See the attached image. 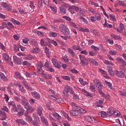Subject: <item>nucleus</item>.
<instances>
[{
  "label": "nucleus",
  "mask_w": 126,
  "mask_h": 126,
  "mask_svg": "<svg viewBox=\"0 0 126 126\" xmlns=\"http://www.w3.org/2000/svg\"><path fill=\"white\" fill-rule=\"evenodd\" d=\"M71 104L72 107V109L69 111L71 116L80 117V116H82V115L86 113V110L81 108L74 102H71Z\"/></svg>",
  "instance_id": "f257e3e1"
},
{
  "label": "nucleus",
  "mask_w": 126,
  "mask_h": 126,
  "mask_svg": "<svg viewBox=\"0 0 126 126\" xmlns=\"http://www.w3.org/2000/svg\"><path fill=\"white\" fill-rule=\"evenodd\" d=\"M12 110L14 113H18L17 115L18 117H21V116H23L24 114V109L22 108V106L20 105H15L13 107H12Z\"/></svg>",
  "instance_id": "f03ea898"
},
{
  "label": "nucleus",
  "mask_w": 126,
  "mask_h": 126,
  "mask_svg": "<svg viewBox=\"0 0 126 126\" xmlns=\"http://www.w3.org/2000/svg\"><path fill=\"white\" fill-rule=\"evenodd\" d=\"M69 91H70V87L68 85L64 86V90L63 91V97L64 99L69 98Z\"/></svg>",
  "instance_id": "7ed1b4c3"
},
{
  "label": "nucleus",
  "mask_w": 126,
  "mask_h": 126,
  "mask_svg": "<svg viewBox=\"0 0 126 126\" xmlns=\"http://www.w3.org/2000/svg\"><path fill=\"white\" fill-rule=\"evenodd\" d=\"M59 29L60 31H61L64 35L69 36V34H70L69 30L65 25L61 24L59 27Z\"/></svg>",
  "instance_id": "20e7f679"
},
{
  "label": "nucleus",
  "mask_w": 126,
  "mask_h": 126,
  "mask_svg": "<svg viewBox=\"0 0 126 126\" xmlns=\"http://www.w3.org/2000/svg\"><path fill=\"white\" fill-rule=\"evenodd\" d=\"M80 62V64L82 66H85L86 65H88V60L86 59L84 55H79Z\"/></svg>",
  "instance_id": "39448f33"
},
{
  "label": "nucleus",
  "mask_w": 126,
  "mask_h": 126,
  "mask_svg": "<svg viewBox=\"0 0 126 126\" xmlns=\"http://www.w3.org/2000/svg\"><path fill=\"white\" fill-rule=\"evenodd\" d=\"M86 121L89 122V123H99V121L96 120L94 118L91 117L90 116H86L85 117Z\"/></svg>",
  "instance_id": "423d86ee"
},
{
  "label": "nucleus",
  "mask_w": 126,
  "mask_h": 126,
  "mask_svg": "<svg viewBox=\"0 0 126 126\" xmlns=\"http://www.w3.org/2000/svg\"><path fill=\"white\" fill-rule=\"evenodd\" d=\"M34 121L32 122V124L34 126H40V119L37 118L35 116H33Z\"/></svg>",
  "instance_id": "0eeeda50"
},
{
  "label": "nucleus",
  "mask_w": 126,
  "mask_h": 126,
  "mask_svg": "<svg viewBox=\"0 0 126 126\" xmlns=\"http://www.w3.org/2000/svg\"><path fill=\"white\" fill-rule=\"evenodd\" d=\"M24 116L28 123H32L33 122V119H32V117H31L30 115H28V111L26 112L24 114Z\"/></svg>",
  "instance_id": "6e6552de"
},
{
  "label": "nucleus",
  "mask_w": 126,
  "mask_h": 126,
  "mask_svg": "<svg viewBox=\"0 0 126 126\" xmlns=\"http://www.w3.org/2000/svg\"><path fill=\"white\" fill-rule=\"evenodd\" d=\"M1 6L2 7L5 8V10H7V11H9L12 8V7L10 5L7 4L6 3L3 2L1 4Z\"/></svg>",
  "instance_id": "1a4fd4ad"
},
{
  "label": "nucleus",
  "mask_w": 126,
  "mask_h": 126,
  "mask_svg": "<svg viewBox=\"0 0 126 126\" xmlns=\"http://www.w3.org/2000/svg\"><path fill=\"white\" fill-rule=\"evenodd\" d=\"M116 75L118 77H120L121 78H123L125 77V73L123 72V71H118L116 70L115 71Z\"/></svg>",
  "instance_id": "9d476101"
},
{
  "label": "nucleus",
  "mask_w": 126,
  "mask_h": 126,
  "mask_svg": "<svg viewBox=\"0 0 126 126\" xmlns=\"http://www.w3.org/2000/svg\"><path fill=\"white\" fill-rule=\"evenodd\" d=\"M107 69L108 70V73H109L110 75L111 76H114L115 73H116L114 71H113V68L112 66L110 65H108L107 66Z\"/></svg>",
  "instance_id": "9b49d317"
},
{
  "label": "nucleus",
  "mask_w": 126,
  "mask_h": 126,
  "mask_svg": "<svg viewBox=\"0 0 126 126\" xmlns=\"http://www.w3.org/2000/svg\"><path fill=\"white\" fill-rule=\"evenodd\" d=\"M32 96L35 99H39L40 98V95L39 93L37 92H32L31 93Z\"/></svg>",
  "instance_id": "f8f14e48"
},
{
  "label": "nucleus",
  "mask_w": 126,
  "mask_h": 126,
  "mask_svg": "<svg viewBox=\"0 0 126 126\" xmlns=\"http://www.w3.org/2000/svg\"><path fill=\"white\" fill-rule=\"evenodd\" d=\"M52 63L55 65V67H57V68H61V66L60 65V64L58 63V60L55 58H53L52 59Z\"/></svg>",
  "instance_id": "ddd939ff"
},
{
  "label": "nucleus",
  "mask_w": 126,
  "mask_h": 126,
  "mask_svg": "<svg viewBox=\"0 0 126 126\" xmlns=\"http://www.w3.org/2000/svg\"><path fill=\"white\" fill-rule=\"evenodd\" d=\"M116 61H117L118 63H121L122 66H126V62L122 58L118 57L116 59Z\"/></svg>",
  "instance_id": "4468645a"
},
{
  "label": "nucleus",
  "mask_w": 126,
  "mask_h": 126,
  "mask_svg": "<svg viewBox=\"0 0 126 126\" xmlns=\"http://www.w3.org/2000/svg\"><path fill=\"white\" fill-rule=\"evenodd\" d=\"M16 123L19 125H24V126H26L27 125V123L22 119H17L16 120Z\"/></svg>",
  "instance_id": "2eb2a0df"
},
{
  "label": "nucleus",
  "mask_w": 126,
  "mask_h": 126,
  "mask_svg": "<svg viewBox=\"0 0 126 126\" xmlns=\"http://www.w3.org/2000/svg\"><path fill=\"white\" fill-rule=\"evenodd\" d=\"M104 102V99L101 98L96 102V107H100L101 108H103V105L102 104Z\"/></svg>",
  "instance_id": "dca6fc26"
},
{
  "label": "nucleus",
  "mask_w": 126,
  "mask_h": 126,
  "mask_svg": "<svg viewBox=\"0 0 126 126\" xmlns=\"http://www.w3.org/2000/svg\"><path fill=\"white\" fill-rule=\"evenodd\" d=\"M114 111L115 109H114V108L110 107L107 110V115L108 116H112V115H114Z\"/></svg>",
  "instance_id": "f3484780"
},
{
  "label": "nucleus",
  "mask_w": 126,
  "mask_h": 126,
  "mask_svg": "<svg viewBox=\"0 0 126 126\" xmlns=\"http://www.w3.org/2000/svg\"><path fill=\"white\" fill-rule=\"evenodd\" d=\"M13 60L15 63H17L18 64H21V61L20 59H19L18 57L16 56H13Z\"/></svg>",
  "instance_id": "a211bd4d"
},
{
  "label": "nucleus",
  "mask_w": 126,
  "mask_h": 126,
  "mask_svg": "<svg viewBox=\"0 0 126 126\" xmlns=\"http://www.w3.org/2000/svg\"><path fill=\"white\" fill-rule=\"evenodd\" d=\"M59 8L62 14H65L66 13V9L64 8V6H61Z\"/></svg>",
  "instance_id": "6ab92c4d"
},
{
  "label": "nucleus",
  "mask_w": 126,
  "mask_h": 126,
  "mask_svg": "<svg viewBox=\"0 0 126 126\" xmlns=\"http://www.w3.org/2000/svg\"><path fill=\"white\" fill-rule=\"evenodd\" d=\"M110 37H111L112 39H114L115 40H122V37L119 35H116L115 34H111Z\"/></svg>",
  "instance_id": "aec40b11"
},
{
  "label": "nucleus",
  "mask_w": 126,
  "mask_h": 126,
  "mask_svg": "<svg viewBox=\"0 0 126 126\" xmlns=\"http://www.w3.org/2000/svg\"><path fill=\"white\" fill-rule=\"evenodd\" d=\"M67 51L69 53V54H70V56L73 58L75 56V53H74V51H73V50L70 48H68Z\"/></svg>",
  "instance_id": "412c9836"
},
{
  "label": "nucleus",
  "mask_w": 126,
  "mask_h": 126,
  "mask_svg": "<svg viewBox=\"0 0 126 126\" xmlns=\"http://www.w3.org/2000/svg\"><path fill=\"white\" fill-rule=\"evenodd\" d=\"M37 114L41 116V115L43 114V108H42L41 106L38 107L37 109Z\"/></svg>",
  "instance_id": "4be33fe9"
},
{
  "label": "nucleus",
  "mask_w": 126,
  "mask_h": 126,
  "mask_svg": "<svg viewBox=\"0 0 126 126\" xmlns=\"http://www.w3.org/2000/svg\"><path fill=\"white\" fill-rule=\"evenodd\" d=\"M98 116L99 117H101V118H106V117H107V116L108 115V113H106L104 111H101L100 113H99L98 114Z\"/></svg>",
  "instance_id": "5701e85b"
},
{
  "label": "nucleus",
  "mask_w": 126,
  "mask_h": 126,
  "mask_svg": "<svg viewBox=\"0 0 126 126\" xmlns=\"http://www.w3.org/2000/svg\"><path fill=\"white\" fill-rule=\"evenodd\" d=\"M89 61L90 63H92L94 65L97 66L98 64V62H97V61H96L95 60H94L93 59H89Z\"/></svg>",
  "instance_id": "b1692460"
},
{
  "label": "nucleus",
  "mask_w": 126,
  "mask_h": 126,
  "mask_svg": "<svg viewBox=\"0 0 126 126\" xmlns=\"http://www.w3.org/2000/svg\"><path fill=\"white\" fill-rule=\"evenodd\" d=\"M41 121L42 122V123L45 125L46 126H48V121L45 117H41Z\"/></svg>",
  "instance_id": "393cba45"
},
{
  "label": "nucleus",
  "mask_w": 126,
  "mask_h": 126,
  "mask_svg": "<svg viewBox=\"0 0 126 126\" xmlns=\"http://www.w3.org/2000/svg\"><path fill=\"white\" fill-rule=\"evenodd\" d=\"M17 85H18V87L19 88L20 91H21V92H24V91H25L24 88L20 84V82L17 83Z\"/></svg>",
  "instance_id": "a878e982"
},
{
  "label": "nucleus",
  "mask_w": 126,
  "mask_h": 126,
  "mask_svg": "<svg viewBox=\"0 0 126 126\" xmlns=\"http://www.w3.org/2000/svg\"><path fill=\"white\" fill-rule=\"evenodd\" d=\"M62 114L64 116V118H65V119H67L68 121H71V119H70V118H69V116H68V114L64 112V111H62Z\"/></svg>",
  "instance_id": "bb28decb"
},
{
  "label": "nucleus",
  "mask_w": 126,
  "mask_h": 126,
  "mask_svg": "<svg viewBox=\"0 0 126 126\" xmlns=\"http://www.w3.org/2000/svg\"><path fill=\"white\" fill-rule=\"evenodd\" d=\"M39 52H40V48H39L38 47L34 48L32 50V53H33V54H38Z\"/></svg>",
  "instance_id": "cd10ccee"
},
{
  "label": "nucleus",
  "mask_w": 126,
  "mask_h": 126,
  "mask_svg": "<svg viewBox=\"0 0 126 126\" xmlns=\"http://www.w3.org/2000/svg\"><path fill=\"white\" fill-rule=\"evenodd\" d=\"M15 74L16 76H17V78H19V79H23V77L21 76V75H20V73H19V72H15Z\"/></svg>",
  "instance_id": "c85d7f7f"
},
{
  "label": "nucleus",
  "mask_w": 126,
  "mask_h": 126,
  "mask_svg": "<svg viewBox=\"0 0 126 126\" xmlns=\"http://www.w3.org/2000/svg\"><path fill=\"white\" fill-rule=\"evenodd\" d=\"M31 44L34 47H37L38 46V42H37L35 39H32L31 40Z\"/></svg>",
  "instance_id": "c756f323"
},
{
  "label": "nucleus",
  "mask_w": 126,
  "mask_h": 126,
  "mask_svg": "<svg viewBox=\"0 0 126 126\" xmlns=\"http://www.w3.org/2000/svg\"><path fill=\"white\" fill-rule=\"evenodd\" d=\"M0 76L2 80H3V81H7V78L3 73L0 74Z\"/></svg>",
  "instance_id": "7c9ffc66"
},
{
  "label": "nucleus",
  "mask_w": 126,
  "mask_h": 126,
  "mask_svg": "<svg viewBox=\"0 0 126 126\" xmlns=\"http://www.w3.org/2000/svg\"><path fill=\"white\" fill-rule=\"evenodd\" d=\"M0 116L3 117V119H2V121H3V120H5V119H6V115L5 114V112L1 110H0Z\"/></svg>",
  "instance_id": "2f4dec72"
},
{
  "label": "nucleus",
  "mask_w": 126,
  "mask_h": 126,
  "mask_svg": "<svg viewBox=\"0 0 126 126\" xmlns=\"http://www.w3.org/2000/svg\"><path fill=\"white\" fill-rule=\"evenodd\" d=\"M44 52L45 54H46L47 57L49 58V57H50V51H49V48H48L47 47H45Z\"/></svg>",
  "instance_id": "473e14b6"
},
{
  "label": "nucleus",
  "mask_w": 126,
  "mask_h": 126,
  "mask_svg": "<svg viewBox=\"0 0 126 126\" xmlns=\"http://www.w3.org/2000/svg\"><path fill=\"white\" fill-rule=\"evenodd\" d=\"M2 56L4 60H5V61H8V60H9V56H8L7 54L3 53Z\"/></svg>",
  "instance_id": "72a5a7b5"
},
{
  "label": "nucleus",
  "mask_w": 126,
  "mask_h": 126,
  "mask_svg": "<svg viewBox=\"0 0 126 126\" xmlns=\"http://www.w3.org/2000/svg\"><path fill=\"white\" fill-rule=\"evenodd\" d=\"M24 85L28 90H29L30 91H32L33 90L32 88L30 87L27 83H24Z\"/></svg>",
  "instance_id": "f704fd0d"
},
{
  "label": "nucleus",
  "mask_w": 126,
  "mask_h": 126,
  "mask_svg": "<svg viewBox=\"0 0 126 126\" xmlns=\"http://www.w3.org/2000/svg\"><path fill=\"white\" fill-rule=\"evenodd\" d=\"M82 92H83L84 93V95L87 96V97H90V96H91V94H90L85 90H82Z\"/></svg>",
  "instance_id": "c9c22d12"
},
{
  "label": "nucleus",
  "mask_w": 126,
  "mask_h": 126,
  "mask_svg": "<svg viewBox=\"0 0 126 126\" xmlns=\"http://www.w3.org/2000/svg\"><path fill=\"white\" fill-rule=\"evenodd\" d=\"M109 17H110V20H112V21H114V22H116L117 21V19H116V16L114 15H113L112 14L109 15Z\"/></svg>",
  "instance_id": "e433bc0d"
},
{
  "label": "nucleus",
  "mask_w": 126,
  "mask_h": 126,
  "mask_svg": "<svg viewBox=\"0 0 126 126\" xmlns=\"http://www.w3.org/2000/svg\"><path fill=\"white\" fill-rule=\"evenodd\" d=\"M34 111H35V109L31 106L29 108V109L27 110L26 112H27L28 114L29 113H32Z\"/></svg>",
  "instance_id": "4c0bfd02"
},
{
  "label": "nucleus",
  "mask_w": 126,
  "mask_h": 126,
  "mask_svg": "<svg viewBox=\"0 0 126 126\" xmlns=\"http://www.w3.org/2000/svg\"><path fill=\"white\" fill-rule=\"evenodd\" d=\"M109 53L110 55H111L112 56H115L117 55V54H118V52L115 50H110Z\"/></svg>",
  "instance_id": "58836bf2"
},
{
  "label": "nucleus",
  "mask_w": 126,
  "mask_h": 126,
  "mask_svg": "<svg viewBox=\"0 0 126 126\" xmlns=\"http://www.w3.org/2000/svg\"><path fill=\"white\" fill-rule=\"evenodd\" d=\"M11 21L13 22V23L16 24L17 25H20V23L19 21L15 20V19L13 18L11 19Z\"/></svg>",
  "instance_id": "ea45409f"
},
{
  "label": "nucleus",
  "mask_w": 126,
  "mask_h": 126,
  "mask_svg": "<svg viewBox=\"0 0 126 126\" xmlns=\"http://www.w3.org/2000/svg\"><path fill=\"white\" fill-rule=\"evenodd\" d=\"M57 35H58V34H57V33H56V32H50V36L51 37H57Z\"/></svg>",
  "instance_id": "a19ab883"
},
{
  "label": "nucleus",
  "mask_w": 126,
  "mask_h": 126,
  "mask_svg": "<svg viewBox=\"0 0 126 126\" xmlns=\"http://www.w3.org/2000/svg\"><path fill=\"white\" fill-rule=\"evenodd\" d=\"M95 19L97 20H101V15L99 13H96L95 14Z\"/></svg>",
  "instance_id": "79ce46f5"
},
{
  "label": "nucleus",
  "mask_w": 126,
  "mask_h": 126,
  "mask_svg": "<svg viewBox=\"0 0 126 126\" xmlns=\"http://www.w3.org/2000/svg\"><path fill=\"white\" fill-rule=\"evenodd\" d=\"M72 49L75 50V51H77V50H78V51H80V50H81V49L79 48L77 45H73L72 46Z\"/></svg>",
  "instance_id": "37998d69"
},
{
  "label": "nucleus",
  "mask_w": 126,
  "mask_h": 126,
  "mask_svg": "<svg viewBox=\"0 0 126 126\" xmlns=\"http://www.w3.org/2000/svg\"><path fill=\"white\" fill-rule=\"evenodd\" d=\"M91 49L94 50V51H99L100 49L94 45H92L91 46Z\"/></svg>",
  "instance_id": "c03bdc74"
},
{
  "label": "nucleus",
  "mask_w": 126,
  "mask_h": 126,
  "mask_svg": "<svg viewBox=\"0 0 126 126\" xmlns=\"http://www.w3.org/2000/svg\"><path fill=\"white\" fill-rule=\"evenodd\" d=\"M69 25L70 26H72V27H74V28H77V25L75 24L74 22H71L69 23Z\"/></svg>",
  "instance_id": "a18cd8bd"
},
{
  "label": "nucleus",
  "mask_w": 126,
  "mask_h": 126,
  "mask_svg": "<svg viewBox=\"0 0 126 126\" xmlns=\"http://www.w3.org/2000/svg\"><path fill=\"white\" fill-rule=\"evenodd\" d=\"M62 18H64V19H65V20H66L67 21H69V22L71 21V19L69 18V17L68 16H64L62 17Z\"/></svg>",
  "instance_id": "49530a36"
},
{
  "label": "nucleus",
  "mask_w": 126,
  "mask_h": 126,
  "mask_svg": "<svg viewBox=\"0 0 126 126\" xmlns=\"http://www.w3.org/2000/svg\"><path fill=\"white\" fill-rule=\"evenodd\" d=\"M40 44L42 46H47V41H45V40H43V39L41 40Z\"/></svg>",
  "instance_id": "de8ad7c7"
},
{
  "label": "nucleus",
  "mask_w": 126,
  "mask_h": 126,
  "mask_svg": "<svg viewBox=\"0 0 126 126\" xmlns=\"http://www.w3.org/2000/svg\"><path fill=\"white\" fill-rule=\"evenodd\" d=\"M90 89L92 91V92H94L95 91V87L93 85L91 84Z\"/></svg>",
  "instance_id": "09e8293b"
},
{
  "label": "nucleus",
  "mask_w": 126,
  "mask_h": 126,
  "mask_svg": "<svg viewBox=\"0 0 126 126\" xmlns=\"http://www.w3.org/2000/svg\"><path fill=\"white\" fill-rule=\"evenodd\" d=\"M91 2V4H92V5H94V6H95V7H98V6H99V4H98V3H95V2H93V1H90Z\"/></svg>",
  "instance_id": "8fccbe9b"
},
{
  "label": "nucleus",
  "mask_w": 126,
  "mask_h": 126,
  "mask_svg": "<svg viewBox=\"0 0 126 126\" xmlns=\"http://www.w3.org/2000/svg\"><path fill=\"white\" fill-rule=\"evenodd\" d=\"M63 79L64 80H68V81H70V77L68 76H64L63 77Z\"/></svg>",
  "instance_id": "3c124183"
},
{
  "label": "nucleus",
  "mask_w": 126,
  "mask_h": 126,
  "mask_svg": "<svg viewBox=\"0 0 126 126\" xmlns=\"http://www.w3.org/2000/svg\"><path fill=\"white\" fill-rule=\"evenodd\" d=\"M80 19H81L84 22H85V23H86V24H87V23H88V21H87V19L84 18L82 16H80Z\"/></svg>",
  "instance_id": "603ef678"
},
{
  "label": "nucleus",
  "mask_w": 126,
  "mask_h": 126,
  "mask_svg": "<svg viewBox=\"0 0 126 126\" xmlns=\"http://www.w3.org/2000/svg\"><path fill=\"white\" fill-rule=\"evenodd\" d=\"M119 94H120V95H121V96H125L126 97V93L125 92H123L122 91H119Z\"/></svg>",
  "instance_id": "864d4df0"
},
{
  "label": "nucleus",
  "mask_w": 126,
  "mask_h": 126,
  "mask_svg": "<svg viewBox=\"0 0 126 126\" xmlns=\"http://www.w3.org/2000/svg\"><path fill=\"white\" fill-rule=\"evenodd\" d=\"M14 51H16V52H18L19 51V46L14 45Z\"/></svg>",
  "instance_id": "5fc2aeb1"
},
{
  "label": "nucleus",
  "mask_w": 126,
  "mask_h": 126,
  "mask_svg": "<svg viewBox=\"0 0 126 126\" xmlns=\"http://www.w3.org/2000/svg\"><path fill=\"white\" fill-rule=\"evenodd\" d=\"M51 27L52 29H53V30H54V31H59V29H58V28L56 27V26H55V25H52L51 26Z\"/></svg>",
  "instance_id": "6e6d98bb"
},
{
  "label": "nucleus",
  "mask_w": 126,
  "mask_h": 126,
  "mask_svg": "<svg viewBox=\"0 0 126 126\" xmlns=\"http://www.w3.org/2000/svg\"><path fill=\"white\" fill-rule=\"evenodd\" d=\"M71 8H73V9L76 10V11H77V12H78V11H79L80 9L75 5L71 6Z\"/></svg>",
  "instance_id": "4d7b16f0"
},
{
  "label": "nucleus",
  "mask_w": 126,
  "mask_h": 126,
  "mask_svg": "<svg viewBox=\"0 0 126 126\" xmlns=\"http://www.w3.org/2000/svg\"><path fill=\"white\" fill-rule=\"evenodd\" d=\"M105 83L107 85V86L109 87V88H111V87H112V84H111V82H109L107 81H105Z\"/></svg>",
  "instance_id": "13d9d810"
},
{
  "label": "nucleus",
  "mask_w": 126,
  "mask_h": 126,
  "mask_svg": "<svg viewBox=\"0 0 126 126\" xmlns=\"http://www.w3.org/2000/svg\"><path fill=\"white\" fill-rule=\"evenodd\" d=\"M29 41V39H28V38H25V39H23V43L24 44H28Z\"/></svg>",
  "instance_id": "bf43d9fd"
},
{
  "label": "nucleus",
  "mask_w": 126,
  "mask_h": 126,
  "mask_svg": "<svg viewBox=\"0 0 126 126\" xmlns=\"http://www.w3.org/2000/svg\"><path fill=\"white\" fill-rule=\"evenodd\" d=\"M46 44L49 48H52V45H51V41H50V39H48L46 41Z\"/></svg>",
  "instance_id": "052dcab7"
},
{
  "label": "nucleus",
  "mask_w": 126,
  "mask_h": 126,
  "mask_svg": "<svg viewBox=\"0 0 126 126\" xmlns=\"http://www.w3.org/2000/svg\"><path fill=\"white\" fill-rule=\"evenodd\" d=\"M54 23H59V22H62L61 19H57L53 21Z\"/></svg>",
  "instance_id": "680f3d73"
},
{
  "label": "nucleus",
  "mask_w": 126,
  "mask_h": 126,
  "mask_svg": "<svg viewBox=\"0 0 126 126\" xmlns=\"http://www.w3.org/2000/svg\"><path fill=\"white\" fill-rule=\"evenodd\" d=\"M23 65H30V63L28 61H24L22 63Z\"/></svg>",
  "instance_id": "e2e57ef3"
},
{
  "label": "nucleus",
  "mask_w": 126,
  "mask_h": 126,
  "mask_svg": "<svg viewBox=\"0 0 126 126\" xmlns=\"http://www.w3.org/2000/svg\"><path fill=\"white\" fill-rule=\"evenodd\" d=\"M36 33L39 36H40V37H43V36H44V34L42 32L37 31Z\"/></svg>",
  "instance_id": "0e129e2a"
},
{
  "label": "nucleus",
  "mask_w": 126,
  "mask_h": 126,
  "mask_svg": "<svg viewBox=\"0 0 126 126\" xmlns=\"http://www.w3.org/2000/svg\"><path fill=\"white\" fill-rule=\"evenodd\" d=\"M34 57L32 55H29L26 57L27 60H32V59H33Z\"/></svg>",
  "instance_id": "69168bd1"
},
{
  "label": "nucleus",
  "mask_w": 126,
  "mask_h": 126,
  "mask_svg": "<svg viewBox=\"0 0 126 126\" xmlns=\"http://www.w3.org/2000/svg\"><path fill=\"white\" fill-rule=\"evenodd\" d=\"M1 110L2 111H4L5 112H7V113H8V108L6 106H4L2 108H1Z\"/></svg>",
  "instance_id": "338daca9"
},
{
  "label": "nucleus",
  "mask_w": 126,
  "mask_h": 126,
  "mask_svg": "<svg viewBox=\"0 0 126 126\" xmlns=\"http://www.w3.org/2000/svg\"><path fill=\"white\" fill-rule=\"evenodd\" d=\"M73 8H71V6L69 7V9L68 10L71 13H72V14H73V13H74V11H73Z\"/></svg>",
  "instance_id": "774afa93"
}]
</instances>
